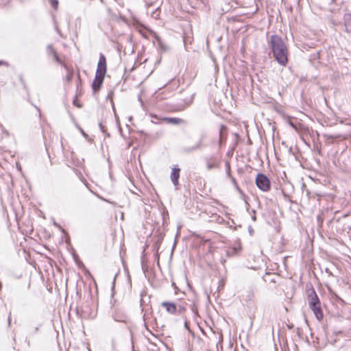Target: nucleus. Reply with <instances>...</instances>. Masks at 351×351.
<instances>
[{"instance_id": "16", "label": "nucleus", "mask_w": 351, "mask_h": 351, "mask_svg": "<svg viewBox=\"0 0 351 351\" xmlns=\"http://www.w3.org/2000/svg\"><path fill=\"white\" fill-rule=\"evenodd\" d=\"M51 2H52L53 7L57 8L58 3V0H51Z\"/></svg>"}, {"instance_id": "2", "label": "nucleus", "mask_w": 351, "mask_h": 351, "mask_svg": "<svg viewBox=\"0 0 351 351\" xmlns=\"http://www.w3.org/2000/svg\"><path fill=\"white\" fill-rule=\"evenodd\" d=\"M308 301L310 309L313 312L317 319L322 322L324 319V312L320 300L314 289H312L311 293L308 295Z\"/></svg>"}, {"instance_id": "18", "label": "nucleus", "mask_w": 351, "mask_h": 351, "mask_svg": "<svg viewBox=\"0 0 351 351\" xmlns=\"http://www.w3.org/2000/svg\"><path fill=\"white\" fill-rule=\"evenodd\" d=\"M152 123H154V124L159 123V122H156V121H152Z\"/></svg>"}, {"instance_id": "9", "label": "nucleus", "mask_w": 351, "mask_h": 351, "mask_svg": "<svg viewBox=\"0 0 351 351\" xmlns=\"http://www.w3.org/2000/svg\"><path fill=\"white\" fill-rule=\"evenodd\" d=\"M162 306L166 309L167 312L174 315L177 312V306L174 303L169 302H163Z\"/></svg>"}, {"instance_id": "13", "label": "nucleus", "mask_w": 351, "mask_h": 351, "mask_svg": "<svg viewBox=\"0 0 351 351\" xmlns=\"http://www.w3.org/2000/svg\"><path fill=\"white\" fill-rule=\"evenodd\" d=\"M107 98L110 100V103L113 105L114 101H113V92H110L108 95Z\"/></svg>"}, {"instance_id": "4", "label": "nucleus", "mask_w": 351, "mask_h": 351, "mask_svg": "<svg viewBox=\"0 0 351 351\" xmlns=\"http://www.w3.org/2000/svg\"><path fill=\"white\" fill-rule=\"evenodd\" d=\"M107 73V60L103 53L99 54L95 74L106 76Z\"/></svg>"}, {"instance_id": "14", "label": "nucleus", "mask_w": 351, "mask_h": 351, "mask_svg": "<svg viewBox=\"0 0 351 351\" xmlns=\"http://www.w3.org/2000/svg\"><path fill=\"white\" fill-rule=\"evenodd\" d=\"M73 104L75 106H76L78 108H80L82 106V105L79 103L78 100L77 98H75L73 101Z\"/></svg>"}, {"instance_id": "10", "label": "nucleus", "mask_w": 351, "mask_h": 351, "mask_svg": "<svg viewBox=\"0 0 351 351\" xmlns=\"http://www.w3.org/2000/svg\"><path fill=\"white\" fill-rule=\"evenodd\" d=\"M47 49H48V51L49 53L53 56V58L55 59V60L60 63V64H63L64 62L58 56V53L56 51V50L55 49V48L51 46V45H49L47 47Z\"/></svg>"}, {"instance_id": "6", "label": "nucleus", "mask_w": 351, "mask_h": 351, "mask_svg": "<svg viewBox=\"0 0 351 351\" xmlns=\"http://www.w3.org/2000/svg\"><path fill=\"white\" fill-rule=\"evenodd\" d=\"M62 65L64 67V69L66 71V75L64 77V81L66 83H70L72 81L73 77L74 76L73 68L71 65H69V64H66L65 62L62 64Z\"/></svg>"}, {"instance_id": "11", "label": "nucleus", "mask_w": 351, "mask_h": 351, "mask_svg": "<svg viewBox=\"0 0 351 351\" xmlns=\"http://www.w3.org/2000/svg\"><path fill=\"white\" fill-rule=\"evenodd\" d=\"M343 21L346 32L351 33V12L344 15Z\"/></svg>"}, {"instance_id": "17", "label": "nucleus", "mask_w": 351, "mask_h": 351, "mask_svg": "<svg viewBox=\"0 0 351 351\" xmlns=\"http://www.w3.org/2000/svg\"><path fill=\"white\" fill-rule=\"evenodd\" d=\"M3 65L8 66V64L6 62H5V61L0 60V66H3Z\"/></svg>"}, {"instance_id": "15", "label": "nucleus", "mask_w": 351, "mask_h": 351, "mask_svg": "<svg viewBox=\"0 0 351 351\" xmlns=\"http://www.w3.org/2000/svg\"><path fill=\"white\" fill-rule=\"evenodd\" d=\"M150 117H152V118H154V119H157V120H158V121H161V118H162V117H158V116H157L156 114H150Z\"/></svg>"}, {"instance_id": "8", "label": "nucleus", "mask_w": 351, "mask_h": 351, "mask_svg": "<svg viewBox=\"0 0 351 351\" xmlns=\"http://www.w3.org/2000/svg\"><path fill=\"white\" fill-rule=\"evenodd\" d=\"M180 169L178 167H173L171 170V180L175 186H178L179 184L178 180L180 178Z\"/></svg>"}, {"instance_id": "3", "label": "nucleus", "mask_w": 351, "mask_h": 351, "mask_svg": "<svg viewBox=\"0 0 351 351\" xmlns=\"http://www.w3.org/2000/svg\"><path fill=\"white\" fill-rule=\"evenodd\" d=\"M255 183L257 187L263 192H268L271 189V182L263 173L257 174Z\"/></svg>"}, {"instance_id": "5", "label": "nucleus", "mask_w": 351, "mask_h": 351, "mask_svg": "<svg viewBox=\"0 0 351 351\" xmlns=\"http://www.w3.org/2000/svg\"><path fill=\"white\" fill-rule=\"evenodd\" d=\"M105 76L95 74V78L92 84V89L93 93H97L101 88Z\"/></svg>"}, {"instance_id": "1", "label": "nucleus", "mask_w": 351, "mask_h": 351, "mask_svg": "<svg viewBox=\"0 0 351 351\" xmlns=\"http://www.w3.org/2000/svg\"><path fill=\"white\" fill-rule=\"evenodd\" d=\"M274 58L283 66L289 62V49L282 38L276 34L272 35L269 41Z\"/></svg>"}, {"instance_id": "12", "label": "nucleus", "mask_w": 351, "mask_h": 351, "mask_svg": "<svg viewBox=\"0 0 351 351\" xmlns=\"http://www.w3.org/2000/svg\"><path fill=\"white\" fill-rule=\"evenodd\" d=\"M138 31L143 37H147V36L145 35V29L144 27H139Z\"/></svg>"}, {"instance_id": "7", "label": "nucleus", "mask_w": 351, "mask_h": 351, "mask_svg": "<svg viewBox=\"0 0 351 351\" xmlns=\"http://www.w3.org/2000/svg\"><path fill=\"white\" fill-rule=\"evenodd\" d=\"M161 121L171 125H180L184 123V119L178 117H162Z\"/></svg>"}]
</instances>
